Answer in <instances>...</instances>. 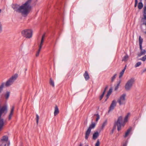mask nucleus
<instances>
[{"label": "nucleus", "mask_w": 146, "mask_h": 146, "mask_svg": "<svg viewBox=\"0 0 146 146\" xmlns=\"http://www.w3.org/2000/svg\"><path fill=\"white\" fill-rule=\"evenodd\" d=\"M40 50H41V49H40L39 48L38 49V51L36 53V56L37 57L39 56V54L40 52Z\"/></svg>", "instance_id": "nucleus-35"}, {"label": "nucleus", "mask_w": 146, "mask_h": 146, "mask_svg": "<svg viewBox=\"0 0 146 146\" xmlns=\"http://www.w3.org/2000/svg\"><path fill=\"white\" fill-rule=\"evenodd\" d=\"M82 144L81 143H80V144L79 146H82Z\"/></svg>", "instance_id": "nucleus-49"}, {"label": "nucleus", "mask_w": 146, "mask_h": 146, "mask_svg": "<svg viewBox=\"0 0 146 146\" xmlns=\"http://www.w3.org/2000/svg\"><path fill=\"white\" fill-rule=\"evenodd\" d=\"M99 135V133L98 132H95L93 135V139H96Z\"/></svg>", "instance_id": "nucleus-13"}, {"label": "nucleus", "mask_w": 146, "mask_h": 146, "mask_svg": "<svg viewBox=\"0 0 146 146\" xmlns=\"http://www.w3.org/2000/svg\"><path fill=\"white\" fill-rule=\"evenodd\" d=\"M43 42L41 41L39 45V49H41L42 48V46L43 45Z\"/></svg>", "instance_id": "nucleus-36"}, {"label": "nucleus", "mask_w": 146, "mask_h": 146, "mask_svg": "<svg viewBox=\"0 0 146 146\" xmlns=\"http://www.w3.org/2000/svg\"><path fill=\"white\" fill-rule=\"evenodd\" d=\"M145 71H146V68H145L143 70V72H142V73H143L145 72Z\"/></svg>", "instance_id": "nucleus-45"}, {"label": "nucleus", "mask_w": 146, "mask_h": 146, "mask_svg": "<svg viewBox=\"0 0 146 146\" xmlns=\"http://www.w3.org/2000/svg\"><path fill=\"white\" fill-rule=\"evenodd\" d=\"M124 125V123L122 121V117L120 116L118 117L117 120L115 121L113 129L114 130L117 126V130L119 131L121 129V127H123Z\"/></svg>", "instance_id": "nucleus-3"}, {"label": "nucleus", "mask_w": 146, "mask_h": 146, "mask_svg": "<svg viewBox=\"0 0 146 146\" xmlns=\"http://www.w3.org/2000/svg\"><path fill=\"white\" fill-rule=\"evenodd\" d=\"M130 115V113H128L127 115L125 116L124 121L122 120L123 122L125 124V123L128 120V117Z\"/></svg>", "instance_id": "nucleus-18"}, {"label": "nucleus", "mask_w": 146, "mask_h": 146, "mask_svg": "<svg viewBox=\"0 0 146 146\" xmlns=\"http://www.w3.org/2000/svg\"><path fill=\"white\" fill-rule=\"evenodd\" d=\"M119 86V85H118V84H117V85L115 87V90H117V89L118 88Z\"/></svg>", "instance_id": "nucleus-38"}, {"label": "nucleus", "mask_w": 146, "mask_h": 146, "mask_svg": "<svg viewBox=\"0 0 146 146\" xmlns=\"http://www.w3.org/2000/svg\"><path fill=\"white\" fill-rule=\"evenodd\" d=\"M45 34H44V35H43L42 36V38H45Z\"/></svg>", "instance_id": "nucleus-48"}, {"label": "nucleus", "mask_w": 146, "mask_h": 146, "mask_svg": "<svg viewBox=\"0 0 146 146\" xmlns=\"http://www.w3.org/2000/svg\"><path fill=\"white\" fill-rule=\"evenodd\" d=\"M44 38H42L41 40V41H42L44 42Z\"/></svg>", "instance_id": "nucleus-46"}, {"label": "nucleus", "mask_w": 146, "mask_h": 146, "mask_svg": "<svg viewBox=\"0 0 146 146\" xmlns=\"http://www.w3.org/2000/svg\"><path fill=\"white\" fill-rule=\"evenodd\" d=\"M139 47H140V48L141 50H142L143 49H142V44H139Z\"/></svg>", "instance_id": "nucleus-41"}, {"label": "nucleus", "mask_w": 146, "mask_h": 146, "mask_svg": "<svg viewBox=\"0 0 146 146\" xmlns=\"http://www.w3.org/2000/svg\"><path fill=\"white\" fill-rule=\"evenodd\" d=\"M137 1H135V7L137 6Z\"/></svg>", "instance_id": "nucleus-40"}, {"label": "nucleus", "mask_w": 146, "mask_h": 146, "mask_svg": "<svg viewBox=\"0 0 146 146\" xmlns=\"http://www.w3.org/2000/svg\"><path fill=\"white\" fill-rule=\"evenodd\" d=\"M50 85L52 86L53 87H54V81L52 80V79L51 78L50 79Z\"/></svg>", "instance_id": "nucleus-28"}, {"label": "nucleus", "mask_w": 146, "mask_h": 146, "mask_svg": "<svg viewBox=\"0 0 146 146\" xmlns=\"http://www.w3.org/2000/svg\"><path fill=\"white\" fill-rule=\"evenodd\" d=\"M8 140L7 136L5 135L3 136L0 141V146H9V143Z\"/></svg>", "instance_id": "nucleus-7"}, {"label": "nucleus", "mask_w": 146, "mask_h": 146, "mask_svg": "<svg viewBox=\"0 0 146 146\" xmlns=\"http://www.w3.org/2000/svg\"><path fill=\"white\" fill-rule=\"evenodd\" d=\"M100 144V142L99 139H98L97 142L95 144V146H99Z\"/></svg>", "instance_id": "nucleus-34"}, {"label": "nucleus", "mask_w": 146, "mask_h": 146, "mask_svg": "<svg viewBox=\"0 0 146 146\" xmlns=\"http://www.w3.org/2000/svg\"><path fill=\"white\" fill-rule=\"evenodd\" d=\"M25 71H27V68H25Z\"/></svg>", "instance_id": "nucleus-51"}, {"label": "nucleus", "mask_w": 146, "mask_h": 146, "mask_svg": "<svg viewBox=\"0 0 146 146\" xmlns=\"http://www.w3.org/2000/svg\"><path fill=\"white\" fill-rule=\"evenodd\" d=\"M39 116L38 115V114H36V122L37 124H38V122L39 121Z\"/></svg>", "instance_id": "nucleus-32"}, {"label": "nucleus", "mask_w": 146, "mask_h": 146, "mask_svg": "<svg viewBox=\"0 0 146 146\" xmlns=\"http://www.w3.org/2000/svg\"><path fill=\"white\" fill-rule=\"evenodd\" d=\"M121 83V80H120L119 81L117 82V84H118V85H119V84Z\"/></svg>", "instance_id": "nucleus-44"}, {"label": "nucleus", "mask_w": 146, "mask_h": 146, "mask_svg": "<svg viewBox=\"0 0 146 146\" xmlns=\"http://www.w3.org/2000/svg\"><path fill=\"white\" fill-rule=\"evenodd\" d=\"M59 112V110L58 107L57 106H56L55 108V110L54 111V116L56 115L57 114H58Z\"/></svg>", "instance_id": "nucleus-16"}, {"label": "nucleus", "mask_w": 146, "mask_h": 146, "mask_svg": "<svg viewBox=\"0 0 146 146\" xmlns=\"http://www.w3.org/2000/svg\"><path fill=\"white\" fill-rule=\"evenodd\" d=\"M127 141H126L124 143L123 145V146H126L127 144Z\"/></svg>", "instance_id": "nucleus-42"}, {"label": "nucleus", "mask_w": 146, "mask_h": 146, "mask_svg": "<svg viewBox=\"0 0 146 146\" xmlns=\"http://www.w3.org/2000/svg\"><path fill=\"white\" fill-rule=\"evenodd\" d=\"M141 62H137L136 64H135V67H138L140 65H141Z\"/></svg>", "instance_id": "nucleus-29"}, {"label": "nucleus", "mask_w": 146, "mask_h": 146, "mask_svg": "<svg viewBox=\"0 0 146 146\" xmlns=\"http://www.w3.org/2000/svg\"><path fill=\"white\" fill-rule=\"evenodd\" d=\"M145 33L146 34V32H145Z\"/></svg>", "instance_id": "nucleus-53"}, {"label": "nucleus", "mask_w": 146, "mask_h": 146, "mask_svg": "<svg viewBox=\"0 0 146 146\" xmlns=\"http://www.w3.org/2000/svg\"><path fill=\"white\" fill-rule=\"evenodd\" d=\"M84 76L86 80H88L89 78V74L87 71H85L84 74Z\"/></svg>", "instance_id": "nucleus-15"}, {"label": "nucleus", "mask_w": 146, "mask_h": 146, "mask_svg": "<svg viewBox=\"0 0 146 146\" xmlns=\"http://www.w3.org/2000/svg\"><path fill=\"white\" fill-rule=\"evenodd\" d=\"M21 33L22 35L26 38H30L32 37L33 31L31 29H26L23 30Z\"/></svg>", "instance_id": "nucleus-6"}, {"label": "nucleus", "mask_w": 146, "mask_h": 146, "mask_svg": "<svg viewBox=\"0 0 146 146\" xmlns=\"http://www.w3.org/2000/svg\"><path fill=\"white\" fill-rule=\"evenodd\" d=\"M116 102L115 100H113L109 108V110L108 111V113H109L110 111L114 109L115 107L116 106Z\"/></svg>", "instance_id": "nucleus-10"}, {"label": "nucleus", "mask_w": 146, "mask_h": 146, "mask_svg": "<svg viewBox=\"0 0 146 146\" xmlns=\"http://www.w3.org/2000/svg\"><path fill=\"white\" fill-rule=\"evenodd\" d=\"M1 9H0V13H1Z\"/></svg>", "instance_id": "nucleus-50"}, {"label": "nucleus", "mask_w": 146, "mask_h": 146, "mask_svg": "<svg viewBox=\"0 0 146 146\" xmlns=\"http://www.w3.org/2000/svg\"><path fill=\"white\" fill-rule=\"evenodd\" d=\"M18 77L17 74H15L10 78L5 83V86L9 87L12 85Z\"/></svg>", "instance_id": "nucleus-5"}, {"label": "nucleus", "mask_w": 146, "mask_h": 146, "mask_svg": "<svg viewBox=\"0 0 146 146\" xmlns=\"http://www.w3.org/2000/svg\"><path fill=\"white\" fill-rule=\"evenodd\" d=\"M126 65H125V67H124L123 69L122 70V71L120 73L119 75V78H121L122 77V76L123 74H124V72L126 69Z\"/></svg>", "instance_id": "nucleus-12"}, {"label": "nucleus", "mask_w": 146, "mask_h": 146, "mask_svg": "<svg viewBox=\"0 0 146 146\" xmlns=\"http://www.w3.org/2000/svg\"><path fill=\"white\" fill-rule=\"evenodd\" d=\"M84 146H89L88 145H84Z\"/></svg>", "instance_id": "nucleus-52"}, {"label": "nucleus", "mask_w": 146, "mask_h": 146, "mask_svg": "<svg viewBox=\"0 0 146 146\" xmlns=\"http://www.w3.org/2000/svg\"><path fill=\"white\" fill-rule=\"evenodd\" d=\"M95 126L96 124L94 123H92L90 125L85 133V138L86 139H88L91 132V129H94Z\"/></svg>", "instance_id": "nucleus-9"}, {"label": "nucleus", "mask_w": 146, "mask_h": 146, "mask_svg": "<svg viewBox=\"0 0 146 146\" xmlns=\"http://www.w3.org/2000/svg\"><path fill=\"white\" fill-rule=\"evenodd\" d=\"M144 12H146V6H145L144 8Z\"/></svg>", "instance_id": "nucleus-43"}, {"label": "nucleus", "mask_w": 146, "mask_h": 146, "mask_svg": "<svg viewBox=\"0 0 146 146\" xmlns=\"http://www.w3.org/2000/svg\"><path fill=\"white\" fill-rule=\"evenodd\" d=\"M112 92V89H110L108 92L107 94L106 95V96L108 98L109 96L110 95L111 93Z\"/></svg>", "instance_id": "nucleus-26"}, {"label": "nucleus", "mask_w": 146, "mask_h": 146, "mask_svg": "<svg viewBox=\"0 0 146 146\" xmlns=\"http://www.w3.org/2000/svg\"><path fill=\"white\" fill-rule=\"evenodd\" d=\"M146 53V51L145 50L143 49L141 51L140 53L138 54V56H141V55L145 54Z\"/></svg>", "instance_id": "nucleus-20"}, {"label": "nucleus", "mask_w": 146, "mask_h": 146, "mask_svg": "<svg viewBox=\"0 0 146 146\" xmlns=\"http://www.w3.org/2000/svg\"><path fill=\"white\" fill-rule=\"evenodd\" d=\"M31 1H27L21 5L17 4L13 5L12 7L16 11L21 13L23 15H27L31 11L32 7L31 5Z\"/></svg>", "instance_id": "nucleus-1"}, {"label": "nucleus", "mask_w": 146, "mask_h": 146, "mask_svg": "<svg viewBox=\"0 0 146 146\" xmlns=\"http://www.w3.org/2000/svg\"><path fill=\"white\" fill-rule=\"evenodd\" d=\"M14 109V106H13L11 108L10 114L9 115V120H10L12 116V115L13 114Z\"/></svg>", "instance_id": "nucleus-14"}, {"label": "nucleus", "mask_w": 146, "mask_h": 146, "mask_svg": "<svg viewBox=\"0 0 146 146\" xmlns=\"http://www.w3.org/2000/svg\"><path fill=\"white\" fill-rule=\"evenodd\" d=\"M31 1H27L21 5L17 4L13 5L12 7L16 11L21 13L23 15H27L31 11L32 7L31 5Z\"/></svg>", "instance_id": "nucleus-2"}, {"label": "nucleus", "mask_w": 146, "mask_h": 146, "mask_svg": "<svg viewBox=\"0 0 146 146\" xmlns=\"http://www.w3.org/2000/svg\"><path fill=\"white\" fill-rule=\"evenodd\" d=\"M5 86V83L3 82L1 83L0 86V94L3 90V88Z\"/></svg>", "instance_id": "nucleus-21"}, {"label": "nucleus", "mask_w": 146, "mask_h": 146, "mask_svg": "<svg viewBox=\"0 0 146 146\" xmlns=\"http://www.w3.org/2000/svg\"><path fill=\"white\" fill-rule=\"evenodd\" d=\"M143 16L144 19H146V12H144Z\"/></svg>", "instance_id": "nucleus-39"}, {"label": "nucleus", "mask_w": 146, "mask_h": 146, "mask_svg": "<svg viewBox=\"0 0 146 146\" xmlns=\"http://www.w3.org/2000/svg\"><path fill=\"white\" fill-rule=\"evenodd\" d=\"M131 130V128H130L127 129V131L125 132L124 137H126L129 135Z\"/></svg>", "instance_id": "nucleus-24"}, {"label": "nucleus", "mask_w": 146, "mask_h": 146, "mask_svg": "<svg viewBox=\"0 0 146 146\" xmlns=\"http://www.w3.org/2000/svg\"><path fill=\"white\" fill-rule=\"evenodd\" d=\"M126 94L125 93L122 94L118 99L117 102L119 103L120 105H123L126 103Z\"/></svg>", "instance_id": "nucleus-8"}, {"label": "nucleus", "mask_w": 146, "mask_h": 146, "mask_svg": "<svg viewBox=\"0 0 146 146\" xmlns=\"http://www.w3.org/2000/svg\"><path fill=\"white\" fill-rule=\"evenodd\" d=\"M143 6V4L141 2H140L139 3L138 5V7L139 9H141Z\"/></svg>", "instance_id": "nucleus-25"}, {"label": "nucleus", "mask_w": 146, "mask_h": 146, "mask_svg": "<svg viewBox=\"0 0 146 146\" xmlns=\"http://www.w3.org/2000/svg\"><path fill=\"white\" fill-rule=\"evenodd\" d=\"M146 59V55H145L143 57L140 59L143 61H145Z\"/></svg>", "instance_id": "nucleus-33"}, {"label": "nucleus", "mask_w": 146, "mask_h": 146, "mask_svg": "<svg viewBox=\"0 0 146 146\" xmlns=\"http://www.w3.org/2000/svg\"><path fill=\"white\" fill-rule=\"evenodd\" d=\"M107 121L106 120L103 123L102 125V127L103 128L107 124Z\"/></svg>", "instance_id": "nucleus-31"}, {"label": "nucleus", "mask_w": 146, "mask_h": 146, "mask_svg": "<svg viewBox=\"0 0 146 146\" xmlns=\"http://www.w3.org/2000/svg\"><path fill=\"white\" fill-rule=\"evenodd\" d=\"M143 41V39L141 38V36H139V44H142Z\"/></svg>", "instance_id": "nucleus-27"}, {"label": "nucleus", "mask_w": 146, "mask_h": 146, "mask_svg": "<svg viewBox=\"0 0 146 146\" xmlns=\"http://www.w3.org/2000/svg\"><path fill=\"white\" fill-rule=\"evenodd\" d=\"M108 88V86H106L105 88L104 89V91L103 93L100 96V100H101L103 98V97L104 96L105 94V93L106 92V90Z\"/></svg>", "instance_id": "nucleus-23"}, {"label": "nucleus", "mask_w": 146, "mask_h": 146, "mask_svg": "<svg viewBox=\"0 0 146 146\" xmlns=\"http://www.w3.org/2000/svg\"><path fill=\"white\" fill-rule=\"evenodd\" d=\"M117 75V74H115L114 76L112 77L111 79V81L112 82H113L114 81L115 79L116 78V76Z\"/></svg>", "instance_id": "nucleus-30"}, {"label": "nucleus", "mask_w": 146, "mask_h": 146, "mask_svg": "<svg viewBox=\"0 0 146 146\" xmlns=\"http://www.w3.org/2000/svg\"><path fill=\"white\" fill-rule=\"evenodd\" d=\"M129 58V56L128 55L126 54L123 58L122 61H123L126 62L127 61Z\"/></svg>", "instance_id": "nucleus-22"}, {"label": "nucleus", "mask_w": 146, "mask_h": 146, "mask_svg": "<svg viewBox=\"0 0 146 146\" xmlns=\"http://www.w3.org/2000/svg\"><path fill=\"white\" fill-rule=\"evenodd\" d=\"M114 130L112 129L111 132V134H112L113 133Z\"/></svg>", "instance_id": "nucleus-47"}, {"label": "nucleus", "mask_w": 146, "mask_h": 146, "mask_svg": "<svg viewBox=\"0 0 146 146\" xmlns=\"http://www.w3.org/2000/svg\"><path fill=\"white\" fill-rule=\"evenodd\" d=\"M135 81V80L134 78H131L129 80L125 85L124 87L125 90L127 91L129 90L132 87Z\"/></svg>", "instance_id": "nucleus-4"}, {"label": "nucleus", "mask_w": 146, "mask_h": 146, "mask_svg": "<svg viewBox=\"0 0 146 146\" xmlns=\"http://www.w3.org/2000/svg\"><path fill=\"white\" fill-rule=\"evenodd\" d=\"M10 92L8 91H7L5 94L4 97L6 100H7L9 98L10 95Z\"/></svg>", "instance_id": "nucleus-11"}, {"label": "nucleus", "mask_w": 146, "mask_h": 146, "mask_svg": "<svg viewBox=\"0 0 146 146\" xmlns=\"http://www.w3.org/2000/svg\"><path fill=\"white\" fill-rule=\"evenodd\" d=\"M95 115L97 116V117L96 119V121H98L99 119H100V116L98 114H95L94 115Z\"/></svg>", "instance_id": "nucleus-37"}, {"label": "nucleus", "mask_w": 146, "mask_h": 146, "mask_svg": "<svg viewBox=\"0 0 146 146\" xmlns=\"http://www.w3.org/2000/svg\"><path fill=\"white\" fill-rule=\"evenodd\" d=\"M130 115V113H128L127 115L125 116L124 121L122 120L123 122L125 124V123L128 120V117Z\"/></svg>", "instance_id": "nucleus-19"}, {"label": "nucleus", "mask_w": 146, "mask_h": 146, "mask_svg": "<svg viewBox=\"0 0 146 146\" xmlns=\"http://www.w3.org/2000/svg\"><path fill=\"white\" fill-rule=\"evenodd\" d=\"M130 115V113H128L127 115L125 116L124 121L122 120L123 122L125 124V123L128 120V117Z\"/></svg>", "instance_id": "nucleus-17"}]
</instances>
